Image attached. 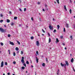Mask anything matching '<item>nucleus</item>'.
I'll use <instances>...</instances> for the list:
<instances>
[{
	"label": "nucleus",
	"mask_w": 75,
	"mask_h": 75,
	"mask_svg": "<svg viewBox=\"0 0 75 75\" xmlns=\"http://www.w3.org/2000/svg\"><path fill=\"white\" fill-rule=\"evenodd\" d=\"M4 66V62L2 61L1 62V68L3 67Z\"/></svg>",
	"instance_id": "nucleus-1"
},
{
	"label": "nucleus",
	"mask_w": 75,
	"mask_h": 75,
	"mask_svg": "<svg viewBox=\"0 0 75 75\" xmlns=\"http://www.w3.org/2000/svg\"><path fill=\"white\" fill-rule=\"evenodd\" d=\"M0 31H1V32H2V33H3V32L4 31V29L1 28H0Z\"/></svg>",
	"instance_id": "nucleus-2"
},
{
	"label": "nucleus",
	"mask_w": 75,
	"mask_h": 75,
	"mask_svg": "<svg viewBox=\"0 0 75 75\" xmlns=\"http://www.w3.org/2000/svg\"><path fill=\"white\" fill-rule=\"evenodd\" d=\"M36 44L37 46H39L40 45V43H39V42L38 41H36Z\"/></svg>",
	"instance_id": "nucleus-3"
},
{
	"label": "nucleus",
	"mask_w": 75,
	"mask_h": 75,
	"mask_svg": "<svg viewBox=\"0 0 75 75\" xmlns=\"http://www.w3.org/2000/svg\"><path fill=\"white\" fill-rule=\"evenodd\" d=\"M10 44L11 45H14V43L13 42H11L10 41H9Z\"/></svg>",
	"instance_id": "nucleus-4"
},
{
	"label": "nucleus",
	"mask_w": 75,
	"mask_h": 75,
	"mask_svg": "<svg viewBox=\"0 0 75 75\" xmlns=\"http://www.w3.org/2000/svg\"><path fill=\"white\" fill-rule=\"evenodd\" d=\"M36 61H37V63H38V61L39 60V59L37 57H36Z\"/></svg>",
	"instance_id": "nucleus-5"
},
{
	"label": "nucleus",
	"mask_w": 75,
	"mask_h": 75,
	"mask_svg": "<svg viewBox=\"0 0 75 75\" xmlns=\"http://www.w3.org/2000/svg\"><path fill=\"white\" fill-rule=\"evenodd\" d=\"M49 28H50V30H52V27H51V25H49Z\"/></svg>",
	"instance_id": "nucleus-6"
},
{
	"label": "nucleus",
	"mask_w": 75,
	"mask_h": 75,
	"mask_svg": "<svg viewBox=\"0 0 75 75\" xmlns=\"http://www.w3.org/2000/svg\"><path fill=\"white\" fill-rule=\"evenodd\" d=\"M65 62L66 64L67 65V66H68V65H69V63H68V62L67 61H66Z\"/></svg>",
	"instance_id": "nucleus-7"
},
{
	"label": "nucleus",
	"mask_w": 75,
	"mask_h": 75,
	"mask_svg": "<svg viewBox=\"0 0 75 75\" xmlns=\"http://www.w3.org/2000/svg\"><path fill=\"white\" fill-rule=\"evenodd\" d=\"M74 58H72L71 59V62H74Z\"/></svg>",
	"instance_id": "nucleus-8"
},
{
	"label": "nucleus",
	"mask_w": 75,
	"mask_h": 75,
	"mask_svg": "<svg viewBox=\"0 0 75 75\" xmlns=\"http://www.w3.org/2000/svg\"><path fill=\"white\" fill-rule=\"evenodd\" d=\"M59 42V40H58V39L57 38H56V42L57 43H58Z\"/></svg>",
	"instance_id": "nucleus-9"
},
{
	"label": "nucleus",
	"mask_w": 75,
	"mask_h": 75,
	"mask_svg": "<svg viewBox=\"0 0 75 75\" xmlns=\"http://www.w3.org/2000/svg\"><path fill=\"white\" fill-rule=\"evenodd\" d=\"M7 22V23H9L10 21V20L7 19L6 20Z\"/></svg>",
	"instance_id": "nucleus-10"
},
{
	"label": "nucleus",
	"mask_w": 75,
	"mask_h": 75,
	"mask_svg": "<svg viewBox=\"0 0 75 75\" xmlns=\"http://www.w3.org/2000/svg\"><path fill=\"white\" fill-rule=\"evenodd\" d=\"M64 9H65L66 11H67V8H66V6L65 5L64 6Z\"/></svg>",
	"instance_id": "nucleus-11"
},
{
	"label": "nucleus",
	"mask_w": 75,
	"mask_h": 75,
	"mask_svg": "<svg viewBox=\"0 0 75 75\" xmlns=\"http://www.w3.org/2000/svg\"><path fill=\"white\" fill-rule=\"evenodd\" d=\"M60 64L62 67H64V64H63L62 63H61Z\"/></svg>",
	"instance_id": "nucleus-12"
},
{
	"label": "nucleus",
	"mask_w": 75,
	"mask_h": 75,
	"mask_svg": "<svg viewBox=\"0 0 75 75\" xmlns=\"http://www.w3.org/2000/svg\"><path fill=\"white\" fill-rule=\"evenodd\" d=\"M57 30H59V27H60L59 25H57Z\"/></svg>",
	"instance_id": "nucleus-13"
},
{
	"label": "nucleus",
	"mask_w": 75,
	"mask_h": 75,
	"mask_svg": "<svg viewBox=\"0 0 75 75\" xmlns=\"http://www.w3.org/2000/svg\"><path fill=\"white\" fill-rule=\"evenodd\" d=\"M51 39L50 38H49L48 42L49 43H50V42H51Z\"/></svg>",
	"instance_id": "nucleus-14"
},
{
	"label": "nucleus",
	"mask_w": 75,
	"mask_h": 75,
	"mask_svg": "<svg viewBox=\"0 0 75 75\" xmlns=\"http://www.w3.org/2000/svg\"><path fill=\"white\" fill-rule=\"evenodd\" d=\"M66 27H67V28H68L69 27V26H68V24L66 23Z\"/></svg>",
	"instance_id": "nucleus-15"
},
{
	"label": "nucleus",
	"mask_w": 75,
	"mask_h": 75,
	"mask_svg": "<svg viewBox=\"0 0 75 75\" xmlns=\"http://www.w3.org/2000/svg\"><path fill=\"white\" fill-rule=\"evenodd\" d=\"M21 62H22V63H24V60H21Z\"/></svg>",
	"instance_id": "nucleus-16"
},
{
	"label": "nucleus",
	"mask_w": 75,
	"mask_h": 75,
	"mask_svg": "<svg viewBox=\"0 0 75 75\" xmlns=\"http://www.w3.org/2000/svg\"><path fill=\"white\" fill-rule=\"evenodd\" d=\"M45 65V63H43L42 64V66H43V67H44Z\"/></svg>",
	"instance_id": "nucleus-17"
},
{
	"label": "nucleus",
	"mask_w": 75,
	"mask_h": 75,
	"mask_svg": "<svg viewBox=\"0 0 75 75\" xmlns=\"http://www.w3.org/2000/svg\"><path fill=\"white\" fill-rule=\"evenodd\" d=\"M46 61L47 62V63H48V59H47V58H46Z\"/></svg>",
	"instance_id": "nucleus-18"
},
{
	"label": "nucleus",
	"mask_w": 75,
	"mask_h": 75,
	"mask_svg": "<svg viewBox=\"0 0 75 75\" xmlns=\"http://www.w3.org/2000/svg\"><path fill=\"white\" fill-rule=\"evenodd\" d=\"M14 20H16V19H17V17H14Z\"/></svg>",
	"instance_id": "nucleus-19"
},
{
	"label": "nucleus",
	"mask_w": 75,
	"mask_h": 75,
	"mask_svg": "<svg viewBox=\"0 0 75 75\" xmlns=\"http://www.w3.org/2000/svg\"><path fill=\"white\" fill-rule=\"evenodd\" d=\"M69 12H70V14H71L72 10H71V9H70Z\"/></svg>",
	"instance_id": "nucleus-20"
},
{
	"label": "nucleus",
	"mask_w": 75,
	"mask_h": 75,
	"mask_svg": "<svg viewBox=\"0 0 75 75\" xmlns=\"http://www.w3.org/2000/svg\"><path fill=\"white\" fill-rule=\"evenodd\" d=\"M26 64H29V62H28V61H26Z\"/></svg>",
	"instance_id": "nucleus-21"
},
{
	"label": "nucleus",
	"mask_w": 75,
	"mask_h": 75,
	"mask_svg": "<svg viewBox=\"0 0 75 75\" xmlns=\"http://www.w3.org/2000/svg\"><path fill=\"white\" fill-rule=\"evenodd\" d=\"M16 51H18V50H19V49L18 47H16Z\"/></svg>",
	"instance_id": "nucleus-22"
},
{
	"label": "nucleus",
	"mask_w": 75,
	"mask_h": 75,
	"mask_svg": "<svg viewBox=\"0 0 75 75\" xmlns=\"http://www.w3.org/2000/svg\"><path fill=\"white\" fill-rule=\"evenodd\" d=\"M30 38L31 40H33V39H34V37L32 36Z\"/></svg>",
	"instance_id": "nucleus-23"
},
{
	"label": "nucleus",
	"mask_w": 75,
	"mask_h": 75,
	"mask_svg": "<svg viewBox=\"0 0 75 75\" xmlns=\"http://www.w3.org/2000/svg\"><path fill=\"white\" fill-rule=\"evenodd\" d=\"M23 65H24V66H25V67H26V64H25V63H23Z\"/></svg>",
	"instance_id": "nucleus-24"
},
{
	"label": "nucleus",
	"mask_w": 75,
	"mask_h": 75,
	"mask_svg": "<svg viewBox=\"0 0 75 75\" xmlns=\"http://www.w3.org/2000/svg\"><path fill=\"white\" fill-rule=\"evenodd\" d=\"M1 46H3L4 44L2 42L1 43Z\"/></svg>",
	"instance_id": "nucleus-25"
},
{
	"label": "nucleus",
	"mask_w": 75,
	"mask_h": 75,
	"mask_svg": "<svg viewBox=\"0 0 75 75\" xmlns=\"http://www.w3.org/2000/svg\"><path fill=\"white\" fill-rule=\"evenodd\" d=\"M70 38H71V40H72V36H70Z\"/></svg>",
	"instance_id": "nucleus-26"
},
{
	"label": "nucleus",
	"mask_w": 75,
	"mask_h": 75,
	"mask_svg": "<svg viewBox=\"0 0 75 75\" xmlns=\"http://www.w3.org/2000/svg\"><path fill=\"white\" fill-rule=\"evenodd\" d=\"M8 37H11V35L10 34H8Z\"/></svg>",
	"instance_id": "nucleus-27"
},
{
	"label": "nucleus",
	"mask_w": 75,
	"mask_h": 75,
	"mask_svg": "<svg viewBox=\"0 0 75 75\" xmlns=\"http://www.w3.org/2000/svg\"><path fill=\"white\" fill-rule=\"evenodd\" d=\"M22 69H25V67H22Z\"/></svg>",
	"instance_id": "nucleus-28"
},
{
	"label": "nucleus",
	"mask_w": 75,
	"mask_h": 75,
	"mask_svg": "<svg viewBox=\"0 0 75 75\" xmlns=\"http://www.w3.org/2000/svg\"><path fill=\"white\" fill-rule=\"evenodd\" d=\"M57 1V3H58V4H59V0H56Z\"/></svg>",
	"instance_id": "nucleus-29"
},
{
	"label": "nucleus",
	"mask_w": 75,
	"mask_h": 75,
	"mask_svg": "<svg viewBox=\"0 0 75 75\" xmlns=\"http://www.w3.org/2000/svg\"><path fill=\"white\" fill-rule=\"evenodd\" d=\"M56 31H57V30H56L54 29V31H53V33H55V32H56Z\"/></svg>",
	"instance_id": "nucleus-30"
},
{
	"label": "nucleus",
	"mask_w": 75,
	"mask_h": 75,
	"mask_svg": "<svg viewBox=\"0 0 75 75\" xmlns=\"http://www.w3.org/2000/svg\"><path fill=\"white\" fill-rule=\"evenodd\" d=\"M3 21V20H1L0 21V23H2Z\"/></svg>",
	"instance_id": "nucleus-31"
},
{
	"label": "nucleus",
	"mask_w": 75,
	"mask_h": 75,
	"mask_svg": "<svg viewBox=\"0 0 75 75\" xmlns=\"http://www.w3.org/2000/svg\"><path fill=\"white\" fill-rule=\"evenodd\" d=\"M24 11H25L26 10H27V9H26V8H24Z\"/></svg>",
	"instance_id": "nucleus-32"
},
{
	"label": "nucleus",
	"mask_w": 75,
	"mask_h": 75,
	"mask_svg": "<svg viewBox=\"0 0 75 75\" xmlns=\"http://www.w3.org/2000/svg\"><path fill=\"white\" fill-rule=\"evenodd\" d=\"M60 38H61V39H62V38H63V36H60Z\"/></svg>",
	"instance_id": "nucleus-33"
},
{
	"label": "nucleus",
	"mask_w": 75,
	"mask_h": 75,
	"mask_svg": "<svg viewBox=\"0 0 75 75\" xmlns=\"http://www.w3.org/2000/svg\"><path fill=\"white\" fill-rule=\"evenodd\" d=\"M19 10L20 11H22V10H21V8H19Z\"/></svg>",
	"instance_id": "nucleus-34"
},
{
	"label": "nucleus",
	"mask_w": 75,
	"mask_h": 75,
	"mask_svg": "<svg viewBox=\"0 0 75 75\" xmlns=\"http://www.w3.org/2000/svg\"><path fill=\"white\" fill-rule=\"evenodd\" d=\"M14 25V23H11V25Z\"/></svg>",
	"instance_id": "nucleus-35"
},
{
	"label": "nucleus",
	"mask_w": 75,
	"mask_h": 75,
	"mask_svg": "<svg viewBox=\"0 0 75 75\" xmlns=\"http://www.w3.org/2000/svg\"><path fill=\"white\" fill-rule=\"evenodd\" d=\"M13 56H16V53L15 52L13 53Z\"/></svg>",
	"instance_id": "nucleus-36"
},
{
	"label": "nucleus",
	"mask_w": 75,
	"mask_h": 75,
	"mask_svg": "<svg viewBox=\"0 0 75 75\" xmlns=\"http://www.w3.org/2000/svg\"><path fill=\"white\" fill-rule=\"evenodd\" d=\"M13 64H16V62H13Z\"/></svg>",
	"instance_id": "nucleus-37"
},
{
	"label": "nucleus",
	"mask_w": 75,
	"mask_h": 75,
	"mask_svg": "<svg viewBox=\"0 0 75 75\" xmlns=\"http://www.w3.org/2000/svg\"><path fill=\"white\" fill-rule=\"evenodd\" d=\"M5 65H7V62H5Z\"/></svg>",
	"instance_id": "nucleus-38"
},
{
	"label": "nucleus",
	"mask_w": 75,
	"mask_h": 75,
	"mask_svg": "<svg viewBox=\"0 0 75 75\" xmlns=\"http://www.w3.org/2000/svg\"><path fill=\"white\" fill-rule=\"evenodd\" d=\"M17 42L18 44H19V45H20V42H18V41H17Z\"/></svg>",
	"instance_id": "nucleus-39"
},
{
	"label": "nucleus",
	"mask_w": 75,
	"mask_h": 75,
	"mask_svg": "<svg viewBox=\"0 0 75 75\" xmlns=\"http://www.w3.org/2000/svg\"><path fill=\"white\" fill-rule=\"evenodd\" d=\"M63 29H64V32H65V28H64Z\"/></svg>",
	"instance_id": "nucleus-40"
},
{
	"label": "nucleus",
	"mask_w": 75,
	"mask_h": 75,
	"mask_svg": "<svg viewBox=\"0 0 75 75\" xmlns=\"http://www.w3.org/2000/svg\"><path fill=\"white\" fill-rule=\"evenodd\" d=\"M45 7H47V5L46 4H45Z\"/></svg>",
	"instance_id": "nucleus-41"
},
{
	"label": "nucleus",
	"mask_w": 75,
	"mask_h": 75,
	"mask_svg": "<svg viewBox=\"0 0 75 75\" xmlns=\"http://www.w3.org/2000/svg\"><path fill=\"white\" fill-rule=\"evenodd\" d=\"M42 31L43 33H45V31L44 30V29H42Z\"/></svg>",
	"instance_id": "nucleus-42"
},
{
	"label": "nucleus",
	"mask_w": 75,
	"mask_h": 75,
	"mask_svg": "<svg viewBox=\"0 0 75 75\" xmlns=\"http://www.w3.org/2000/svg\"><path fill=\"white\" fill-rule=\"evenodd\" d=\"M22 60H24V57H22Z\"/></svg>",
	"instance_id": "nucleus-43"
},
{
	"label": "nucleus",
	"mask_w": 75,
	"mask_h": 75,
	"mask_svg": "<svg viewBox=\"0 0 75 75\" xmlns=\"http://www.w3.org/2000/svg\"><path fill=\"white\" fill-rule=\"evenodd\" d=\"M21 54H23V51H21Z\"/></svg>",
	"instance_id": "nucleus-44"
},
{
	"label": "nucleus",
	"mask_w": 75,
	"mask_h": 75,
	"mask_svg": "<svg viewBox=\"0 0 75 75\" xmlns=\"http://www.w3.org/2000/svg\"><path fill=\"white\" fill-rule=\"evenodd\" d=\"M36 53L37 54H38V51H36Z\"/></svg>",
	"instance_id": "nucleus-45"
},
{
	"label": "nucleus",
	"mask_w": 75,
	"mask_h": 75,
	"mask_svg": "<svg viewBox=\"0 0 75 75\" xmlns=\"http://www.w3.org/2000/svg\"><path fill=\"white\" fill-rule=\"evenodd\" d=\"M7 75H10V73H7Z\"/></svg>",
	"instance_id": "nucleus-46"
},
{
	"label": "nucleus",
	"mask_w": 75,
	"mask_h": 75,
	"mask_svg": "<svg viewBox=\"0 0 75 75\" xmlns=\"http://www.w3.org/2000/svg\"><path fill=\"white\" fill-rule=\"evenodd\" d=\"M9 14H11V11H9Z\"/></svg>",
	"instance_id": "nucleus-47"
},
{
	"label": "nucleus",
	"mask_w": 75,
	"mask_h": 75,
	"mask_svg": "<svg viewBox=\"0 0 75 75\" xmlns=\"http://www.w3.org/2000/svg\"><path fill=\"white\" fill-rule=\"evenodd\" d=\"M1 17H3V15L2 14H1Z\"/></svg>",
	"instance_id": "nucleus-48"
},
{
	"label": "nucleus",
	"mask_w": 75,
	"mask_h": 75,
	"mask_svg": "<svg viewBox=\"0 0 75 75\" xmlns=\"http://www.w3.org/2000/svg\"><path fill=\"white\" fill-rule=\"evenodd\" d=\"M38 4H40V2H38Z\"/></svg>",
	"instance_id": "nucleus-49"
},
{
	"label": "nucleus",
	"mask_w": 75,
	"mask_h": 75,
	"mask_svg": "<svg viewBox=\"0 0 75 75\" xmlns=\"http://www.w3.org/2000/svg\"><path fill=\"white\" fill-rule=\"evenodd\" d=\"M31 19V20L32 21H33L34 19H33V17H32Z\"/></svg>",
	"instance_id": "nucleus-50"
},
{
	"label": "nucleus",
	"mask_w": 75,
	"mask_h": 75,
	"mask_svg": "<svg viewBox=\"0 0 75 75\" xmlns=\"http://www.w3.org/2000/svg\"><path fill=\"white\" fill-rule=\"evenodd\" d=\"M48 35H49V37L50 36V33H48Z\"/></svg>",
	"instance_id": "nucleus-51"
},
{
	"label": "nucleus",
	"mask_w": 75,
	"mask_h": 75,
	"mask_svg": "<svg viewBox=\"0 0 75 75\" xmlns=\"http://www.w3.org/2000/svg\"><path fill=\"white\" fill-rule=\"evenodd\" d=\"M59 72H58V71L57 72V75H58Z\"/></svg>",
	"instance_id": "nucleus-52"
},
{
	"label": "nucleus",
	"mask_w": 75,
	"mask_h": 75,
	"mask_svg": "<svg viewBox=\"0 0 75 75\" xmlns=\"http://www.w3.org/2000/svg\"><path fill=\"white\" fill-rule=\"evenodd\" d=\"M73 70L74 71V72H75V69H74V68L73 67Z\"/></svg>",
	"instance_id": "nucleus-53"
},
{
	"label": "nucleus",
	"mask_w": 75,
	"mask_h": 75,
	"mask_svg": "<svg viewBox=\"0 0 75 75\" xmlns=\"http://www.w3.org/2000/svg\"><path fill=\"white\" fill-rule=\"evenodd\" d=\"M42 10L43 11H45V10H44V9H43Z\"/></svg>",
	"instance_id": "nucleus-54"
},
{
	"label": "nucleus",
	"mask_w": 75,
	"mask_h": 75,
	"mask_svg": "<svg viewBox=\"0 0 75 75\" xmlns=\"http://www.w3.org/2000/svg\"><path fill=\"white\" fill-rule=\"evenodd\" d=\"M70 2L71 3H72V1L71 0H69Z\"/></svg>",
	"instance_id": "nucleus-55"
},
{
	"label": "nucleus",
	"mask_w": 75,
	"mask_h": 75,
	"mask_svg": "<svg viewBox=\"0 0 75 75\" xmlns=\"http://www.w3.org/2000/svg\"><path fill=\"white\" fill-rule=\"evenodd\" d=\"M64 49H65V50H67V47H65L64 48Z\"/></svg>",
	"instance_id": "nucleus-56"
},
{
	"label": "nucleus",
	"mask_w": 75,
	"mask_h": 75,
	"mask_svg": "<svg viewBox=\"0 0 75 75\" xmlns=\"http://www.w3.org/2000/svg\"><path fill=\"white\" fill-rule=\"evenodd\" d=\"M62 45H65V43H63L62 44Z\"/></svg>",
	"instance_id": "nucleus-57"
},
{
	"label": "nucleus",
	"mask_w": 75,
	"mask_h": 75,
	"mask_svg": "<svg viewBox=\"0 0 75 75\" xmlns=\"http://www.w3.org/2000/svg\"><path fill=\"white\" fill-rule=\"evenodd\" d=\"M53 21H55V19H54V18H53Z\"/></svg>",
	"instance_id": "nucleus-58"
},
{
	"label": "nucleus",
	"mask_w": 75,
	"mask_h": 75,
	"mask_svg": "<svg viewBox=\"0 0 75 75\" xmlns=\"http://www.w3.org/2000/svg\"><path fill=\"white\" fill-rule=\"evenodd\" d=\"M66 64H64V66H65V68L66 67H65V66H66Z\"/></svg>",
	"instance_id": "nucleus-59"
},
{
	"label": "nucleus",
	"mask_w": 75,
	"mask_h": 75,
	"mask_svg": "<svg viewBox=\"0 0 75 75\" xmlns=\"http://www.w3.org/2000/svg\"><path fill=\"white\" fill-rule=\"evenodd\" d=\"M4 27H6V25H4Z\"/></svg>",
	"instance_id": "nucleus-60"
},
{
	"label": "nucleus",
	"mask_w": 75,
	"mask_h": 75,
	"mask_svg": "<svg viewBox=\"0 0 75 75\" xmlns=\"http://www.w3.org/2000/svg\"><path fill=\"white\" fill-rule=\"evenodd\" d=\"M8 52H10V50H8Z\"/></svg>",
	"instance_id": "nucleus-61"
},
{
	"label": "nucleus",
	"mask_w": 75,
	"mask_h": 75,
	"mask_svg": "<svg viewBox=\"0 0 75 75\" xmlns=\"http://www.w3.org/2000/svg\"><path fill=\"white\" fill-rule=\"evenodd\" d=\"M39 20L40 21H41V18H39Z\"/></svg>",
	"instance_id": "nucleus-62"
},
{
	"label": "nucleus",
	"mask_w": 75,
	"mask_h": 75,
	"mask_svg": "<svg viewBox=\"0 0 75 75\" xmlns=\"http://www.w3.org/2000/svg\"><path fill=\"white\" fill-rule=\"evenodd\" d=\"M26 73H28V71H26Z\"/></svg>",
	"instance_id": "nucleus-63"
},
{
	"label": "nucleus",
	"mask_w": 75,
	"mask_h": 75,
	"mask_svg": "<svg viewBox=\"0 0 75 75\" xmlns=\"http://www.w3.org/2000/svg\"><path fill=\"white\" fill-rule=\"evenodd\" d=\"M9 55L10 54V52H9Z\"/></svg>",
	"instance_id": "nucleus-64"
}]
</instances>
